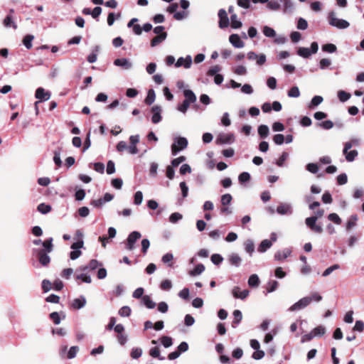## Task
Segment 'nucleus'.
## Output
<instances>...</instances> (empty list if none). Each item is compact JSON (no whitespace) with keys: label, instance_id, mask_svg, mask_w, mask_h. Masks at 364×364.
I'll return each mask as SVG.
<instances>
[{"label":"nucleus","instance_id":"f257e3e1","mask_svg":"<svg viewBox=\"0 0 364 364\" xmlns=\"http://www.w3.org/2000/svg\"><path fill=\"white\" fill-rule=\"evenodd\" d=\"M188 146V140L184 137H178L175 142L171 145V152L173 155H176L178 151L186 149Z\"/></svg>","mask_w":364,"mask_h":364},{"label":"nucleus","instance_id":"f03ea898","mask_svg":"<svg viewBox=\"0 0 364 364\" xmlns=\"http://www.w3.org/2000/svg\"><path fill=\"white\" fill-rule=\"evenodd\" d=\"M329 23L331 26H336L338 28H346L350 26V23L343 19H339L336 17L335 13L333 11L329 14Z\"/></svg>","mask_w":364,"mask_h":364},{"label":"nucleus","instance_id":"7ed1b4c3","mask_svg":"<svg viewBox=\"0 0 364 364\" xmlns=\"http://www.w3.org/2000/svg\"><path fill=\"white\" fill-rule=\"evenodd\" d=\"M312 301V298L311 297H304L301 299L299 301L296 302L293 304L289 310L291 311H298L301 309L306 307Z\"/></svg>","mask_w":364,"mask_h":364},{"label":"nucleus","instance_id":"20e7f679","mask_svg":"<svg viewBox=\"0 0 364 364\" xmlns=\"http://www.w3.org/2000/svg\"><path fill=\"white\" fill-rule=\"evenodd\" d=\"M141 235L139 232L134 231L131 232L127 237V242L126 245V248L129 250H132L134 247V243L137 240L141 238Z\"/></svg>","mask_w":364,"mask_h":364},{"label":"nucleus","instance_id":"39448f33","mask_svg":"<svg viewBox=\"0 0 364 364\" xmlns=\"http://www.w3.org/2000/svg\"><path fill=\"white\" fill-rule=\"evenodd\" d=\"M352 147L351 142H346L344 145L343 149V154L346 156V159L348 161H353L355 159L358 155V151L356 150H352L348 151V150Z\"/></svg>","mask_w":364,"mask_h":364},{"label":"nucleus","instance_id":"423d86ee","mask_svg":"<svg viewBox=\"0 0 364 364\" xmlns=\"http://www.w3.org/2000/svg\"><path fill=\"white\" fill-rule=\"evenodd\" d=\"M235 141V136L232 133L220 134L216 139L217 144H231Z\"/></svg>","mask_w":364,"mask_h":364},{"label":"nucleus","instance_id":"0eeeda50","mask_svg":"<svg viewBox=\"0 0 364 364\" xmlns=\"http://www.w3.org/2000/svg\"><path fill=\"white\" fill-rule=\"evenodd\" d=\"M219 22L218 26L220 28H227L229 26V18L225 9H221L218 11Z\"/></svg>","mask_w":364,"mask_h":364},{"label":"nucleus","instance_id":"6e6552de","mask_svg":"<svg viewBox=\"0 0 364 364\" xmlns=\"http://www.w3.org/2000/svg\"><path fill=\"white\" fill-rule=\"evenodd\" d=\"M250 291L247 289L240 291V288L239 287H234L232 290V294L236 299H245L247 297Z\"/></svg>","mask_w":364,"mask_h":364},{"label":"nucleus","instance_id":"1a4fd4ad","mask_svg":"<svg viewBox=\"0 0 364 364\" xmlns=\"http://www.w3.org/2000/svg\"><path fill=\"white\" fill-rule=\"evenodd\" d=\"M35 97L41 101L49 100L50 97V92L46 91L43 87H38L36 90Z\"/></svg>","mask_w":364,"mask_h":364},{"label":"nucleus","instance_id":"9d476101","mask_svg":"<svg viewBox=\"0 0 364 364\" xmlns=\"http://www.w3.org/2000/svg\"><path fill=\"white\" fill-rule=\"evenodd\" d=\"M230 43L235 48H241L245 46L244 42L240 39L237 34H232L229 37Z\"/></svg>","mask_w":364,"mask_h":364},{"label":"nucleus","instance_id":"9b49d317","mask_svg":"<svg viewBox=\"0 0 364 364\" xmlns=\"http://www.w3.org/2000/svg\"><path fill=\"white\" fill-rule=\"evenodd\" d=\"M38 257L39 262L43 266H47L50 262V257L48 255V253H46V250H40L38 251Z\"/></svg>","mask_w":364,"mask_h":364},{"label":"nucleus","instance_id":"f8f14e48","mask_svg":"<svg viewBox=\"0 0 364 364\" xmlns=\"http://www.w3.org/2000/svg\"><path fill=\"white\" fill-rule=\"evenodd\" d=\"M192 64V59L191 56H187L186 58H183L182 57L179 58L178 60L176 61L175 65L177 68H179L181 66H184L186 68H189Z\"/></svg>","mask_w":364,"mask_h":364},{"label":"nucleus","instance_id":"ddd939ff","mask_svg":"<svg viewBox=\"0 0 364 364\" xmlns=\"http://www.w3.org/2000/svg\"><path fill=\"white\" fill-rule=\"evenodd\" d=\"M277 212L281 215L291 214V207L289 204L282 203L277 206Z\"/></svg>","mask_w":364,"mask_h":364},{"label":"nucleus","instance_id":"4468645a","mask_svg":"<svg viewBox=\"0 0 364 364\" xmlns=\"http://www.w3.org/2000/svg\"><path fill=\"white\" fill-rule=\"evenodd\" d=\"M167 37V33H161L151 40V46L155 47L164 41Z\"/></svg>","mask_w":364,"mask_h":364},{"label":"nucleus","instance_id":"2eb2a0df","mask_svg":"<svg viewBox=\"0 0 364 364\" xmlns=\"http://www.w3.org/2000/svg\"><path fill=\"white\" fill-rule=\"evenodd\" d=\"M114 64L117 66H121L125 69H129L132 67V63L126 58H117L114 61Z\"/></svg>","mask_w":364,"mask_h":364},{"label":"nucleus","instance_id":"dca6fc26","mask_svg":"<svg viewBox=\"0 0 364 364\" xmlns=\"http://www.w3.org/2000/svg\"><path fill=\"white\" fill-rule=\"evenodd\" d=\"M86 304V300L83 296L75 299L72 303V307L75 309H80L82 308Z\"/></svg>","mask_w":364,"mask_h":364},{"label":"nucleus","instance_id":"f3484780","mask_svg":"<svg viewBox=\"0 0 364 364\" xmlns=\"http://www.w3.org/2000/svg\"><path fill=\"white\" fill-rule=\"evenodd\" d=\"M234 319L232 322V327L236 328V326L240 323L242 319V314L240 310H235L233 311Z\"/></svg>","mask_w":364,"mask_h":364},{"label":"nucleus","instance_id":"a211bd4d","mask_svg":"<svg viewBox=\"0 0 364 364\" xmlns=\"http://www.w3.org/2000/svg\"><path fill=\"white\" fill-rule=\"evenodd\" d=\"M183 95L186 98L184 100H186L190 103H193L196 101V96L192 90H185L183 91Z\"/></svg>","mask_w":364,"mask_h":364},{"label":"nucleus","instance_id":"6ab92c4d","mask_svg":"<svg viewBox=\"0 0 364 364\" xmlns=\"http://www.w3.org/2000/svg\"><path fill=\"white\" fill-rule=\"evenodd\" d=\"M205 270V266L203 264H197L193 269L189 272L191 276H197L200 274Z\"/></svg>","mask_w":364,"mask_h":364},{"label":"nucleus","instance_id":"aec40b11","mask_svg":"<svg viewBox=\"0 0 364 364\" xmlns=\"http://www.w3.org/2000/svg\"><path fill=\"white\" fill-rule=\"evenodd\" d=\"M43 246L44 247V250H46V253H50L53 250V238L50 237L49 239L46 240L42 242Z\"/></svg>","mask_w":364,"mask_h":364},{"label":"nucleus","instance_id":"412c9836","mask_svg":"<svg viewBox=\"0 0 364 364\" xmlns=\"http://www.w3.org/2000/svg\"><path fill=\"white\" fill-rule=\"evenodd\" d=\"M248 284L250 287H257L259 284V279L257 274H252L248 279Z\"/></svg>","mask_w":364,"mask_h":364},{"label":"nucleus","instance_id":"4be33fe9","mask_svg":"<svg viewBox=\"0 0 364 364\" xmlns=\"http://www.w3.org/2000/svg\"><path fill=\"white\" fill-rule=\"evenodd\" d=\"M156 95L154 90L151 89L148 91L147 96L144 100V102L147 105H151L155 100Z\"/></svg>","mask_w":364,"mask_h":364},{"label":"nucleus","instance_id":"5701e85b","mask_svg":"<svg viewBox=\"0 0 364 364\" xmlns=\"http://www.w3.org/2000/svg\"><path fill=\"white\" fill-rule=\"evenodd\" d=\"M272 242L269 240H264L260 243L258 251L260 252H265L268 248H269L272 246Z\"/></svg>","mask_w":364,"mask_h":364},{"label":"nucleus","instance_id":"b1692460","mask_svg":"<svg viewBox=\"0 0 364 364\" xmlns=\"http://www.w3.org/2000/svg\"><path fill=\"white\" fill-rule=\"evenodd\" d=\"M142 301L148 309H154L156 306L155 302H154L148 295H145L142 297Z\"/></svg>","mask_w":364,"mask_h":364},{"label":"nucleus","instance_id":"393cba45","mask_svg":"<svg viewBox=\"0 0 364 364\" xmlns=\"http://www.w3.org/2000/svg\"><path fill=\"white\" fill-rule=\"evenodd\" d=\"M358 219L357 215H352L346 223V230H350L352 228L355 227Z\"/></svg>","mask_w":364,"mask_h":364},{"label":"nucleus","instance_id":"a878e982","mask_svg":"<svg viewBox=\"0 0 364 364\" xmlns=\"http://www.w3.org/2000/svg\"><path fill=\"white\" fill-rule=\"evenodd\" d=\"M258 134L261 138H266L269 134V127L264 124L259 126Z\"/></svg>","mask_w":364,"mask_h":364},{"label":"nucleus","instance_id":"bb28decb","mask_svg":"<svg viewBox=\"0 0 364 364\" xmlns=\"http://www.w3.org/2000/svg\"><path fill=\"white\" fill-rule=\"evenodd\" d=\"M297 54L303 58H307L311 55V52L308 48H299L297 50Z\"/></svg>","mask_w":364,"mask_h":364},{"label":"nucleus","instance_id":"cd10ccee","mask_svg":"<svg viewBox=\"0 0 364 364\" xmlns=\"http://www.w3.org/2000/svg\"><path fill=\"white\" fill-rule=\"evenodd\" d=\"M231 18V27L232 28H239L242 26V22L237 18V15L233 14L230 16Z\"/></svg>","mask_w":364,"mask_h":364},{"label":"nucleus","instance_id":"c85d7f7f","mask_svg":"<svg viewBox=\"0 0 364 364\" xmlns=\"http://www.w3.org/2000/svg\"><path fill=\"white\" fill-rule=\"evenodd\" d=\"M314 336H322L326 333V328L323 326H318L314 328L312 331Z\"/></svg>","mask_w":364,"mask_h":364},{"label":"nucleus","instance_id":"c756f323","mask_svg":"<svg viewBox=\"0 0 364 364\" xmlns=\"http://www.w3.org/2000/svg\"><path fill=\"white\" fill-rule=\"evenodd\" d=\"M102 264H100L97 259H91L87 266L82 268V270H86L90 269L91 270H94L97 269L99 266H101Z\"/></svg>","mask_w":364,"mask_h":364},{"label":"nucleus","instance_id":"7c9ffc66","mask_svg":"<svg viewBox=\"0 0 364 364\" xmlns=\"http://www.w3.org/2000/svg\"><path fill=\"white\" fill-rule=\"evenodd\" d=\"M322 50L324 52L332 53L336 51L337 48L333 43H326L322 46Z\"/></svg>","mask_w":364,"mask_h":364},{"label":"nucleus","instance_id":"2f4dec72","mask_svg":"<svg viewBox=\"0 0 364 364\" xmlns=\"http://www.w3.org/2000/svg\"><path fill=\"white\" fill-rule=\"evenodd\" d=\"M37 210L43 214H46L51 210V206L43 203L38 205Z\"/></svg>","mask_w":364,"mask_h":364},{"label":"nucleus","instance_id":"473e14b6","mask_svg":"<svg viewBox=\"0 0 364 364\" xmlns=\"http://www.w3.org/2000/svg\"><path fill=\"white\" fill-rule=\"evenodd\" d=\"M60 149H61L60 148H58V150H55L54 151L53 161L58 167H60L62 165V161H61L60 156Z\"/></svg>","mask_w":364,"mask_h":364},{"label":"nucleus","instance_id":"72a5a7b5","mask_svg":"<svg viewBox=\"0 0 364 364\" xmlns=\"http://www.w3.org/2000/svg\"><path fill=\"white\" fill-rule=\"evenodd\" d=\"M263 33L265 36L269 37V38H273L276 36L275 31L273 28H272L267 26H264Z\"/></svg>","mask_w":364,"mask_h":364},{"label":"nucleus","instance_id":"f704fd0d","mask_svg":"<svg viewBox=\"0 0 364 364\" xmlns=\"http://www.w3.org/2000/svg\"><path fill=\"white\" fill-rule=\"evenodd\" d=\"M34 36L32 35H26L23 40V45L26 48L30 49L32 47V41L33 40Z\"/></svg>","mask_w":364,"mask_h":364},{"label":"nucleus","instance_id":"c9c22d12","mask_svg":"<svg viewBox=\"0 0 364 364\" xmlns=\"http://www.w3.org/2000/svg\"><path fill=\"white\" fill-rule=\"evenodd\" d=\"M173 255L171 253H166L162 257V262L165 264L168 263L169 267H173Z\"/></svg>","mask_w":364,"mask_h":364},{"label":"nucleus","instance_id":"e433bc0d","mask_svg":"<svg viewBox=\"0 0 364 364\" xmlns=\"http://www.w3.org/2000/svg\"><path fill=\"white\" fill-rule=\"evenodd\" d=\"M350 96H351L350 94L348 92H346V91L340 90L338 92V99L341 102L347 101L348 100L350 99Z\"/></svg>","mask_w":364,"mask_h":364},{"label":"nucleus","instance_id":"4c0bfd02","mask_svg":"<svg viewBox=\"0 0 364 364\" xmlns=\"http://www.w3.org/2000/svg\"><path fill=\"white\" fill-rule=\"evenodd\" d=\"M161 342L165 348H168L173 344L172 338L166 336L161 338Z\"/></svg>","mask_w":364,"mask_h":364},{"label":"nucleus","instance_id":"58836bf2","mask_svg":"<svg viewBox=\"0 0 364 364\" xmlns=\"http://www.w3.org/2000/svg\"><path fill=\"white\" fill-rule=\"evenodd\" d=\"M328 219L337 225H341L342 223L341 218L336 213H330L328 215Z\"/></svg>","mask_w":364,"mask_h":364},{"label":"nucleus","instance_id":"ea45409f","mask_svg":"<svg viewBox=\"0 0 364 364\" xmlns=\"http://www.w3.org/2000/svg\"><path fill=\"white\" fill-rule=\"evenodd\" d=\"M232 196L229 193H226L222 196L221 197V203L223 206H226L230 203L232 201Z\"/></svg>","mask_w":364,"mask_h":364},{"label":"nucleus","instance_id":"a19ab883","mask_svg":"<svg viewBox=\"0 0 364 364\" xmlns=\"http://www.w3.org/2000/svg\"><path fill=\"white\" fill-rule=\"evenodd\" d=\"M278 287V282L275 280L269 282L267 287V293H270L277 289Z\"/></svg>","mask_w":364,"mask_h":364},{"label":"nucleus","instance_id":"79ce46f5","mask_svg":"<svg viewBox=\"0 0 364 364\" xmlns=\"http://www.w3.org/2000/svg\"><path fill=\"white\" fill-rule=\"evenodd\" d=\"M172 287V283L168 279H165L161 282L160 288L164 291H168Z\"/></svg>","mask_w":364,"mask_h":364},{"label":"nucleus","instance_id":"37998d69","mask_svg":"<svg viewBox=\"0 0 364 364\" xmlns=\"http://www.w3.org/2000/svg\"><path fill=\"white\" fill-rule=\"evenodd\" d=\"M149 355L153 358H157L159 360H164L163 357L160 356V350L158 347L152 348L149 351Z\"/></svg>","mask_w":364,"mask_h":364},{"label":"nucleus","instance_id":"c03bdc74","mask_svg":"<svg viewBox=\"0 0 364 364\" xmlns=\"http://www.w3.org/2000/svg\"><path fill=\"white\" fill-rule=\"evenodd\" d=\"M300 95V92L296 86L292 87L289 91H288V96L290 97H298Z\"/></svg>","mask_w":364,"mask_h":364},{"label":"nucleus","instance_id":"a18cd8bd","mask_svg":"<svg viewBox=\"0 0 364 364\" xmlns=\"http://www.w3.org/2000/svg\"><path fill=\"white\" fill-rule=\"evenodd\" d=\"M323 99L321 96H314L311 101V105H309V107L318 106L323 102Z\"/></svg>","mask_w":364,"mask_h":364},{"label":"nucleus","instance_id":"49530a36","mask_svg":"<svg viewBox=\"0 0 364 364\" xmlns=\"http://www.w3.org/2000/svg\"><path fill=\"white\" fill-rule=\"evenodd\" d=\"M238 180L240 183L247 182L250 180V175L247 172H242L239 175Z\"/></svg>","mask_w":364,"mask_h":364},{"label":"nucleus","instance_id":"de8ad7c7","mask_svg":"<svg viewBox=\"0 0 364 364\" xmlns=\"http://www.w3.org/2000/svg\"><path fill=\"white\" fill-rule=\"evenodd\" d=\"M78 350H79V348H78L77 346H72L70 348V350H69V351H68V353L67 354V358L68 359H73V358H74L76 356V354H77Z\"/></svg>","mask_w":364,"mask_h":364},{"label":"nucleus","instance_id":"09e8293b","mask_svg":"<svg viewBox=\"0 0 364 364\" xmlns=\"http://www.w3.org/2000/svg\"><path fill=\"white\" fill-rule=\"evenodd\" d=\"M119 314L121 316H129L131 314V309L127 306H122L119 310Z\"/></svg>","mask_w":364,"mask_h":364},{"label":"nucleus","instance_id":"8fccbe9b","mask_svg":"<svg viewBox=\"0 0 364 364\" xmlns=\"http://www.w3.org/2000/svg\"><path fill=\"white\" fill-rule=\"evenodd\" d=\"M274 142L277 145H281L284 141V136L282 134H277L273 136Z\"/></svg>","mask_w":364,"mask_h":364},{"label":"nucleus","instance_id":"3c124183","mask_svg":"<svg viewBox=\"0 0 364 364\" xmlns=\"http://www.w3.org/2000/svg\"><path fill=\"white\" fill-rule=\"evenodd\" d=\"M229 260L231 264L238 266L241 262V258L237 255L233 254L230 257Z\"/></svg>","mask_w":364,"mask_h":364},{"label":"nucleus","instance_id":"603ef678","mask_svg":"<svg viewBox=\"0 0 364 364\" xmlns=\"http://www.w3.org/2000/svg\"><path fill=\"white\" fill-rule=\"evenodd\" d=\"M50 318L53 321L55 324H59L60 323V316L58 312H52L49 315Z\"/></svg>","mask_w":364,"mask_h":364},{"label":"nucleus","instance_id":"864d4df0","mask_svg":"<svg viewBox=\"0 0 364 364\" xmlns=\"http://www.w3.org/2000/svg\"><path fill=\"white\" fill-rule=\"evenodd\" d=\"M4 24L5 26L6 27H9V26H12L14 28H17V26L16 25L15 23L13 22L12 21V18L11 16H7L4 20Z\"/></svg>","mask_w":364,"mask_h":364},{"label":"nucleus","instance_id":"5fc2aeb1","mask_svg":"<svg viewBox=\"0 0 364 364\" xmlns=\"http://www.w3.org/2000/svg\"><path fill=\"white\" fill-rule=\"evenodd\" d=\"M223 260V257L219 254H213L211 256V261L213 264L218 265L220 264Z\"/></svg>","mask_w":364,"mask_h":364},{"label":"nucleus","instance_id":"6e6d98bb","mask_svg":"<svg viewBox=\"0 0 364 364\" xmlns=\"http://www.w3.org/2000/svg\"><path fill=\"white\" fill-rule=\"evenodd\" d=\"M220 70H221L220 66H219V65H214V66H213L212 68H210L208 70V71L207 73V75L208 76H214V75H217V73L219 71H220Z\"/></svg>","mask_w":364,"mask_h":364},{"label":"nucleus","instance_id":"4d7b16f0","mask_svg":"<svg viewBox=\"0 0 364 364\" xmlns=\"http://www.w3.org/2000/svg\"><path fill=\"white\" fill-rule=\"evenodd\" d=\"M288 156H289V155H288V153H287V152L284 151V152L282 154L281 156L279 158V159L277 161V163H276V164H277V165L278 166H280V167H281V166H283L284 163V161L287 160V159Z\"/></svg>","mask_w":364,"mask_h":364},{"label":"nucleus","instance_id":"13d9d810","mask_svg":"<svg viewBox=\"0 0 364 364\" xmlns=\"http://www.w3.org/2000/svg\"><path fill=\"white\" fill-rule=\"evenodd\" d=\"M267 86L272 89L274 90L277 87V80L274 77H269L267 80Z\"/></svg>","mask_w":364,"mask_h":364},{"label":"nucleus","instance_id":"bf43d9fd","mask_svg":"<svg viewBox=\"0 0 364 364\" xmlns=\"http://www.w3.org/2000/svg\"><path fill=\"white\" fill-rule=\"evenodd\" d=\"M317 219L318 217H309L306 219L305 223L306 225L311 229L316 225Z\"/></svg>","mask_w":364,"mask_h":364},{"label":"nucleus","instance_id":"052dcab7","mask_svg":"<svg viewBox=\"0 0 364 364\" xmlns=\"http://www.w3.org/2000/svg\"><path fill=\"white\" fill-rule=\"evenodd\" d=\"M182 218V215L179 213H173L169 217V221L172 223L178 222Z\"/></svg>","mask_w":364,"mask_h":364},{"label":"nucleus","instance_id":"680f3d73","mask_svg":"<svg viewBox=\"0 0 364 364\" xmlns=\"http://www.w3.org/2000/svg\"><path fill=\"white\" fill-rule=\"evenodd\" d=\"M348 181V177L346 173H341L337 176V183L338 185H344Z\"/></svg>","mask_w":364,"mask_h":364},{"label":"nucleus","instance_id":"e2e57ef3","mask_svg":"<svg viewBox=\"0 0 364 364\" xmlns=\"http://www.w3.org/2000/svg\"><path fill=\"white\" fill-rule=\"evenodd\" d=\"M186 161V157L184 156H181L178 158H176L171 161V166L173 167H177L180 164Z\"/></svg>","mask_w":364,"mask_h":364},{"label":"nucleus","instance_id":"0e129e2a","mask_svg":"<svg viewBox=\"0 0 364 364\" xmlns=\"http://www.w3.org/2000/svg\"><path fill=\"white\" fill-rule=\"evenodd\" d=\"M307 27H308L307 21L305 19L300 18L297 23V28L300 30H305L307 28Z\"/></svg>","mask_w":364,"mask_h":364},{"label":"nucleus","instance_id":"69168bd1","mask_svg":"<svg viewBox=\"0 0 364 364\" xmlns=\"http://www.w3.org/2000/svg\"><path fill=\"white\" fill-rule=\"evenodd\" d=\"M143 200V194L141 191H137L134 194V203L136 205H140Z\"/></svg>","mask_w":364,"mask_h":364},{"label":"nucleus","instance_id":"338daca9","mask_svg":"<svg viewBox=\"0 0 364 364\" xmlns=\"http://www.w3.org/2000/svg\"><path fill=\"white\" fill-rule=\"evenodd\" d=\"M115 172V165L112 161H109L107 164V174H112Z\"/></svg>","mask_w":364,"mask_h":364},{"label":"nucleus","instance_id":"774afa93","mask_svg":"<svg viewBox=\"0 0 364 364\" xmlns=\"http://www.w3.org/2000/svg\"><path fill=\"white\" fill-rule=\"evenodd\" d=\"M355 331L362 332L364 330V323L362 321H356L353 328Z\"/></svg>","mask_w":364,"mask_h":364}]
</instances>
